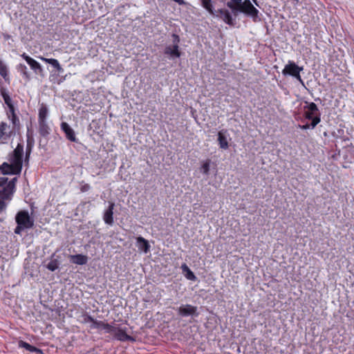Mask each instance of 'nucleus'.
Returning <instances> with one entry per match:
<instances>
[{"label": "nucleus", "instance_id": "1", "mask_svg": "<svg viewBox=\"0 0 354 354\" xmlns=\"http://www.w3.org/2000/svg\"><path fill=\"white\" fill-rule=\"evenodd\" d=\"M24 145L19 143L14 151L8 155V162H3L0 169L3 174H19L23 166Z\"/></svg>", "mask_w": 354, "mask_h": 354}, {"label": "nucleus", "instance_id": "2", "mask_svg": "<svg viewBox=\"0 0 354 354\" xmlns=\"http://www.w3.org/2000/svg\"><path fill=\"white\" fill-rule=\"evenodd\" d=\"M20 127H14V125H9L6 122L0 123V143L6 144L9 138L16 135Z\"/></svg>", "mask_w": 354, "mask_h": 354}, {"label": "nucleus", "instance_id": "3", "mask_svg": "<svg viewBox=\"0 0 354 354\" xmlns=\"http://www.w3.org/2000/svg\"><path fill=\"white\" fill-rule=\"evenodd\" d=\"M303 71V67H300L295 62L289 61L282 70V74L284 76L291 75L297 80L301 84L304 85L303 80L300 75V72Z\"/></svg>", "mask_w": 354, "mask_h": 354}, {"label": "nucleus", "instance_id": "4", "mask_svg": "<svg viewBox=\"0 0 354 354\" xmlns=\"http://www.w3.org/2000/svg\"><path fill=\"white\" fill-rule=\"evenodd\" d=\"M110 328H111V330H110L111 331H107L106 333H110V334L113 335L114 337L117 339L122 341V342H125V341L134 342L135 341V339L133 337L127 335L126 327L120 328V327H118L115 325L110 324Z\"/></svg>", "mask_w": 354, "mask_h": 354}, {"label": "nucleus", "instance_id": "5", "mask_svg": "<svg viewBox=\"0 0 354 354\" xmlns=\"http://www.w3.org/2000/svg\"><path fill=\"white\" fill-rule=\"evenodd\" d=\"M239 11L250 17L255 21L258 18L259 10L252 4L249 0H245L239 5Z\"/></svg>", "mask_w": 354, "mask_h": 354}, {"label": "nucleus", "instance_id": "6", "mask_svg": "<svg viewBox=\"0 0 354 354\" xmlns=\"http://www.w3.org/2000/svg\"><path fill=\"white\" fill-rule=\"evenodd\" d=\"M15 221L17 225H21L26 229L31 228L34 225V221L30 217L27 211L19 212L16 215Z\"/></svg>", "mask_w": 354, "mask_h": 354}, {"label": "nucleus", "instance_id": "7", "mask_svg": "<svg viewBox=\"0 0 354 354\" xmlns=\"http://www.w3.org/2000/svg\"><path fill=\"white\" fill-rule=\"evenodd\" d=\"M174 38V45L173 46H167L165 48V54L169 55L171 57H180V53L179 51L178 43L180 41L179 36L173 34L172 35Z\"/></svg>", "mask_w": 354, "mask_h": 354}, {"label": "nucleus", "instance_id": "8", "mask_svg": "<svg viewBox=\"0 0 354 354\" xmlns=\"http://www.w3.org/2000/svg\"><path fill=\"white\" fill-rule=\"evenodd\" d=\"M178 313L183 317L198 315V313H197V307L190 304L181 305L178 308Z\"/></svg>", "mask_w": 354, "mask_h": 354}, {"label": "nucleus", "instance_id": "9", "mask_svg": "<svg viewBox=\"0 0 354 354\" xmlns=\"http://www.w3.org/2000/svg\"><path fill=\"white\" fill-rule=\"evenodd\" d=\"M306 103L307 104V105L304 106V109L306 110L304 112V117L306 119L310 120L313 118V117L319 115V109L315 103Z\"/></svg>", "mask_w": 354, "mask_h": 354}, {"label": "nucleus", "instance_id": "10", "mask_svg": "<svg viewBox=\"0 0 354 354\" xmlns=\"http://www.w3.org/2000/svg\"><path fill=\"white\" fill-rule=\"evenodd\" d=\"M214 16L222 19L225 23L230 26L234 25V19L229 10L226 9H219L215 11V15Z\"/></svg>", "mask_w": 354, "mask_h": 354}, {"label": "nucleus", "instance_id": "11", "mask_svg": "<svg viewBox=\"0 0 354 354\" xmlns=\"http://www.w3.org/2000/svg\"><path fill=\"white\" fill-rule=\"evenodd\" d=\"M6 115L8 120L11 121L14 127H20V121L16 113V109L14 106L8 108L6 111Z\"/></svg>", "mask_w": 354, "mask_h": 354}, {"label": "nucleus", "instance_id": "12", "mask_svg": "<svg viewBox=\"0 0 354 354\" xmlns=\"http://www.w3.org/2000/svg\"><path fill=\"white\" fill-rule=\"evenodd\" d=\"M29 64L30 68L36 73H41L43 71L42 67L36 60L27 55L25 53L21 55Z\"/></svg>", "mask_w": 354, "mask_h": 354}, {"label": "nucleus", "instance_id": "13", "mask_svg": "<svg viewBox=\"0 0 354 354\" xmlns=\"http://www.w3.org/2000/svg\"><path fill=\"white\" fill-rule=\"evenodd\" d=\"M61 129L65 133L67 139L71 142H77L75 131L68 123L65 122H62Z\"/></svg>", "mask_w": 354, "mask_h": 354}, {"label": "nucleus", "instance_id": "14", "mask_svg": "<svg viewBox=\"0 0 354 354\" xmlns=\"http://www.w3.org/2000/svg\"><path fill=\"white\" fill-rule=\"evenodd\" d=\"M115 207V204L113 203H109V207L106 210H105L103 219L105 223L112 225L113 223V209Z\"/></svg>", "mask_w": 354, "mask_h": 354}, {"label": "nucleus", "instance_id": "15", "mask_svg": "<svg viewBox=\"0 0 354 354\" xmlns=\"http://www.w3.org/2000/svg\"><path fill=\"white\" fill-rule=\"evenodd\" d=\"M89 327L91 329H97L100 330H103L105 333H107V331H111L110 324L104 323L102 321L96 320L94 318L93 321H92L90 324Z\"/></svg>", "mask_w": 354, "mask_h": 354}, {"label": "nucleus", "instance_id": "16", "mask_svg": "<svg viewBox=\"0 0 354 354\" xmlns=\"http://www.w3.org/2000/svg\"><path fill=\"white\" fill-rule=\"evenodd\" d=\"M218 142L220 148L226 149L229 147L227 130H221L218 133Z\"/></svg>", "mask_w": 354, "mask_h": 354}, {"label": "nucleus", "instance_id": "17", "mask_svg": "<svg viewBox=\"0 0 354 354\" xmlns=\"http://www.w3.org/2000/svg\"><path fill=\"white\" fill-rule=\"evenodd\" d=\"M136 241L137 247L140 250L144 252L145 253H147L149 252L150 245L147 240L142 236H138L136 239Z\"/></svg>", "mask_w": 354, "mask_h": 354}, {"label": "nucleus", "instance_id": "18", "mask_svg": "<svg viewBox=\"0 0 354 354\" xmlns=\"http://www.w3.org/2000/svg\"><path fill=\"white\" fill-rule=\"evenodd\" d=\"M71 261L77 265H84L88 261V257L83 254H75L70 256Z\"/></svg>", "mask_w": 354, "mask_h": 354}, {"label": "nucleus", "instance_id": "19", "mask_svg": "<svg viewBox=\"0 0 354 354\" xmlns=\"http://www.w3.org/2000/svg\"><path fill=\"white\" fill-rule=\"evenodd\" d=\"M19 346L21 348H24L26 350L30 351V352H35L36 354H44L42 351L30 345V344L24 342L22 340L19 342Z\"/></svg>", "mask_w": 354, "mask_h": 354}, {"label": "nucleus", "instance_id": "20", "mask_svg": "<svg viewBox=\"0 0 354 354\" xmlns=\"http://www.w3.org/2000/svg\"><path fill=\"white\" fill-rule=\"evenodd\" d=\"M14 191L12 190V186L7 187L6 185L0 189V198L3 200L10 199Z\"/></svg>", "mask_w": 354, "mask_h": 354}, {"label": "nucleus", "instance_id": "21", "mask_svg": "<svg viewBox=\"0 0 354 354\" xmlns=\"http://www.w3.org/2000/svg\"><path fill=\"white\" fill-rule=\"evenodd\" d=\"M50 129L46 120L39 121V132L42 136H46L50 133Z\"/></svg>", "mask_w": 354, "mask_h": 354}, {"label": "nucleus", "instance_id": "22", "mask_svg": "<svg viewBox=\"0 0 354 354\" xmlns=\"http://www.w3.org/2000/svg\"><path fill=\"white\" fill-rule=\"evenodd\" d=\"M0 75L4 79V80L10 83V77L8 75V71L7 66L0 59Z\"/></svg>", "mask_w": 354, "mask_h": 354}, {"label": "nucleus", "instance_id": "23", "mask_svg": "<svg viewBox=\"0 0 354 354\" xmlns=\"http://www.w3.org/2000/svg\"><path fill=\"white\" fill-rule=\"evenodd\" d=\"M41 60L45 62L46 63L51 64L54 68H55L58 71H62L63 68L60 66L59 62L53 58H45V57H40Z\"/></svg>", "mask_w": 354, "mask_h": 354}, {"label": "nucleus", "instance_id": "24", "mask_svg": "<svg viewBox=\"0 0 354 354\" xmlns=\"http://www.w3.org/2000/svg\"><path fill=\"white\" fill-rule=\"evenodd\" d=\"M202 3V6L204 8H205L210 15H214L215 11L214 10L213 5L212 3V0H201Z\"/></svg>", "mask_w": 354, "mask_h": 354}, {"label": "nucleus", "instance_id": "25", "mask_svg": "<svg viewBox=\"0 0 354 354\" xmlns=\"http://www.w3.org/2000/svg\"><path fill=\"white\" fill-rule=\"evenodd\" d=\"M48 109L44 104H41L39 109L38 121L46 120Z\"/></svg>", "mask_w": 354, "mask_h": 354}, {"label": "nucleus", "instance_id": "26", "mask_svg": "<svg viewBox=\"0 0 354 354\" xmlns=\"http://www.w3.org/2000/svg\"><path fill=\"white\" fill-rule=\"evenodd\" d=\"M1 94L8 108L14 106L12 99L5 89L1 90Z\"/></svg>", "mask_w": 354, "mask_h": 354}, {"label": "nucleus", "instance_id": "27", "mask_svg": "<svg viewBox=\"0 0 354 354\" xmlns=\"http://www.w3.org/2000/svg\"><path fill=\"white\" fill-rule=\"evenodd\" d=\"M210 160H206L204 161L200 168L201 172L205 175H208L210 169Z\"/></svg>", "mask_w": 354, "mask_h": 354}, {"label": "nucleus", "instance_id": "28", "mask_svg": "<svg viewBox=\"0 0 354 354\" xmlns=\"http://www.w3.org/2000/svg\"><path fill=\"white\" fill-rule=\"evenodd\" d=\"M311 120H312V122L309 124L310 128L314 129L321 121L320 115H316L315 117H313V118Z\"/></svg>", "mask_w": 354, "mask_h": 354}, {"label": "nucleus", "instance_id": "29", "mask_svg": "<svg viewBox=\"0 0 354 354\" xmlns=\"http://www.w3.org/2000/svg\"><path fill=\"white\" fill-rule=\"evenodd\" d=\"M46 268L50 271H55L58 268V263L56 260L50 261Z\"/></svg>", "mask_w": 354, "mask_h": 354}, {"label": "nucleus", "instance_id": "30", "mask_svg": "<svg viewBox=\"0 0 354 354\" xmlns=\"http://www.w3.org/2000/svg\"><path fill=\"white\" fill-rule=\"evenodd\" d=\"M227 6L232 10L234 15H236V12L239 11V6L235 4L232 0L227 3Z\"/></svg>", "mask_w": 354, "mask_h": 354}, {"label": "nucleus", "instance_id": "31", "mask_svg": "<svg viewBox=\"0 0 354 354\" xmlns=\"http://www.w3.org/2000/svg\"><path fill=\"white\" fill-rule=\"evenodd\" d=\"M82 322L83 324H88V323L91 324V322L93 321V317H92L91 316H90L88 314L82 315Z\"/></svg>", "mask_w": 354, "mask_h": 354}, {"label": "nucleus", "instance_id": "32", "mask_svg": "<svg viewBox=\"0 0 354 354\" xmlns=\"http://www.w3.org/2000/svg\"><path fill=\"white\" fill-rule=\"evenodd\" d=\"M32 145L30 143V142L29 140H28L26 151V160H28L29 158V156H30L31 151H32Z\"/></svg>", "mask_w": 354, "mask_h": 354}, {"label": "nucleus", "instance_id": "33", "mask_svg": "<svg viewBox=\"0 0 354 354\" xmlns=\"http://www.w3.org/2000/svg\"><path fill=\"white\" fill-rule=\"evenodd\" d=\"M186 272L187 273L185 274V277L187 279L192 281L196 280V277L194 275V272L190 269H189V270H187Z\"/></svg>", "mask_w": 354, "mask_h": 354}, {"label": "nucleus", "instance_id": "34", "mask_svg": "<svg viewBox=\"0 0 354 354\" xmlns=\"http://www.w3.org/2000/svg\"><path fill=\"white\" fill-rule=\"evenodd\" d=\"M19 67L20 68L21 72L23 73V75L24 76H26V77H28V74L27 72L26 66L24 64H19Z\"/></svg>", "mask_w": 354, "mask_h": 354}, {"label": "nucleus", "instance_id": "35", "mask_svg": "<svg viewBox=\"0 0 354 354\" xmlns=\"http://www.w3.org/2000/svg\"><path fill=\"white\" fill-rule=\"evenodd\" d=\"M17 182V178H14L6 185L7 187L12 186V190L15 192V183Z\"/></svg>", "mask_w": 354, "mask_h": 354}, {"label": "nucleus", "instance_id": "36", "mask_svg": "<svg viewBox=\"0 0 354 354\" xmlns=\"http://www.w3.org/2000/svg\"><path fill=\"white\" fill-rule=\"evenodd\" d=\"M26 228L21 225H17L16 228L15 229V233L17 234H20L21 231L25 230Z\"/></svg>", "mask_w": 354, "mask_h": 354}, {"label": "nucleus", "instance_id": "37", "mask_svg": "<svg viewBox=\"0 0 354 354\" xmlns=\"http://www.w3.org/2000/svg\"><path fill=\"white\" fill-rule=\"evenodd\" d=\"M6 204L0 198V212L6 209Z\"/></svg>", "mask_w": 354, "mask_h": 354}, {"label": "nucleus", "instance_id": "38", "mask_svg": "<svg viewBox=\"0 0 354 354\" xmlns=\"http://www.w3.org/2000/svg\"><path fill=\"white\" fill-rule=\"evenodd\" d=\"M298 127H299V128H300L301 129H303V130H306V129H310L309 124H304V125H300L299 124Z\"/></svg>", "mask_w": 354, "mask_h": 354}, {"label": "nucleus", "instance_id": "39", "mask_svg": "<svg viewBox=\"0 0 354 354\" xmlns=\"http://www.w3.org/2000/svg\"><path fill=\"white\" fill-rule=\"evenodd\" d=\"M89 188H90V186H89L88 185H85L84 186H83V187H82L81 190H82V192H86V191L88 190V189H89Z\"/></svg>", "mask_w": 354, "mask_h": 354}, {"label": "nucleus", "instance_id": "40", "mask_svg": "<svg viewBox=\"0 0 354 354\" xmlns=\"http://www.w3.org/2000/svg\"><path fill=\"white\" fill-rule=\"evenodd\" d=\"M181 268L184 272H186L187 270H189V269L186 264H183L181 266Z\"/></svg>", "mask_w": 354, "mask_h": 354}, {"label": "nucleus", "instance_id": "41", "mask_svg": "<svg viewBox=\"0 0 354 354\" xmlns=\"http://www.w3.org/2000/svg\"><path fill=\"white\" fill-rule=\"evenodd\" d=\"M175 2L178 3L179 5H183L185 3L184 0H174Z\"/></svg>", "mask_w": 354, "mask_h": 354}, {"label": "nucleus", "instance_id": "42", "mask_svg": "<svg viewBox=\"0 0 354 354\" xmlns=\"http://www.w3.org/2000/svg\"><path fill=\"white\" fill-rule=\"evenodd\" d=\"M252 1H253V2H254V3L257 6H259V4H258V2H257V0H252Z\"/></svg>", "mask_w": 354, "mask_h": 354}]
</instances>
